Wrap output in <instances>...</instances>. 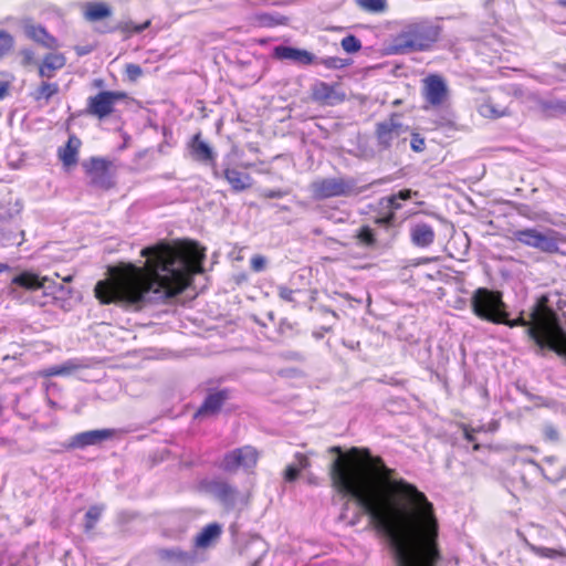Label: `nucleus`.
I'll list each match as a JSON object with an SVG mask.
<instances>
[{"label": "nucleus", "instance_id": "obj_18", "mask_svg": "<svg viewBox=\"0 0 566 566\" xmlns=\"http://www.w3.org/2000/svg\"><path fill=\"white\" fill-rule=\"evenodd\" d=\"M228 398V390H217L209 392L200 408L195 413V418H203L216 415Z\"/></svg>", "mask_w": 566, "mask_h": 566}, {"label": "nucleus", "instance_id": "obj_5", "mask_svg": "<svg viewBox=\"0 0 566 566\" xmlns=\"http://www.w3.org/2000/svg\"><path fill=\"white\" fill-rule=\"evenodd\" d=\"M352 177H328L314 180L310 185L312 197L315 200H325L334 197H349L363 192Z\"/></svg>", "mask_w": 566, "mask_h": 566}, {"label": "nucleus", "instance_id": "obj_23", "mask_svg": "<svg viewBox=\"0 0 566 566\" xmlns=\"http://www.w3.org/2000/svg\"><path fill=\"white\" fill-rule=\"evenodd\" d=\"M112 15L111 7L102 1H90L83 6V17L88 22H96Z\"/></svg>", "mask_w": 566, "mask_h": 566}, {"label": "nucleus", "instance_id": "obj_59", "mask_svg": "<svg viewBox=\"0 0 566 566\" xmlns=\"http://www.w3.org/2000/svg\"><path fill=\"white\" fill-rule=\"evenodd\" d=\"M213 175H214V177H219V172L217 169H213Z\"/></svg>", "mask_w": 566, "mask_h": 566}, {"label": "nucleus", "instance_id": "obj_58", "mask_svg": "<svg viewBox=\"0 0 566 566\" xmlns=\"http://www.w3.org/2000/svg\"><path fill=\"white\" fill-rule=\"evenodd\" d=\"M64 282H71L72 281V276L71 275H67L63 279Z\"/></svg>", "mask_w": 566, "mask_h": 566}, {"label": "nucleus", "instance_id": "obj_19", "mask_svg": "<svg viewBox=\"0 0 566 566\" xmlns=\"http://www.w3.org/2000/svg\"><path fill=\"white\" fill-rule=\"evenodd\" d=\"M189 148L190 155L195 160L200 163H209L211 165L214 164L216 154L210 145L201 139L200 133L192 137L189 144Z\"/></svg>", "mask_w": 566, "mask_h": 566}, {"label": "nucleus", "instance_id": "obj_6", "mask_svg": "<svg viewBox=\"0 0 566 566\" xmlns=\"http://www.w3.org/2000/svg\"><path fill=\"white\" fill-rule=\"evenodd\" d=\"M472 312L481 319L497 323L505 308L502 294L486 287H479L471 297Z\"/></svg>", "mask_w": 566, "mask_h": 566}, {"label": "nucleus", "instance_id": "obj_13", "mask_svg": "<svg viewBox=\"0 0 566 566\" xmlns=\"http://www.w3.org/2000/svg\"><path fill=\"white\" fill-rule=\"evenodd\" d=\"M423 96L426 102L438 107L443 104L448 96V86L444 80L437 74H431L423 80Z\"/></svg>", "mask_w": 566, "mask_h": 566}, {"label": "nucleus", "instance_id": "obj_47", "mask_svg": "<svg viewBox=\"0 0 566 566\" xmlns=\"http://www.w3.org/2000/svg\"><path fill=\"white\" fill-rule=\"evenodd\" d=\"M289 195L287 190L284 189H265L261 192L263 198H283Z\"/></svg>", "mask_w": 566, "mask_h": 566}, {"label": "nucleus", "instance_id": "obj_3", "mask_svg": "<svg viewBox=\"0 0 566 566\" xmlns=\"http://www.w3.org/2000/svg\"><path fill=\"white\" fill-rule=\"evenodd\" d=\"M509 327L524 326L527 336L539 348H548L566 357V314H557L547 305V297H541L532 307L530 319L520 316L510 319L506 311L501 314V322Z\"/></svg>", "mask_w": 566, "mask_h": 566}, {"label": "nucleus", "instance_id": "obj_31", "mask_svg": "<svg viewBox=\"0 0 566 566\" xmlns=\"http://www.w3.org/2000/svg\"><path fill=\"white\" fill-rule=\"evenodd\" d=\"M479 114L485 118L496 119L510 115L507 107L497 106L491 98L479 106Z\"/></svg>", "mask_w": 566, "mask_h": 566}, {"label": "nucleus", "instance_id": "obj_49", "mask_svg": "<svg viewBox=\"0 0 566 566\" xmlns=\"http://www.w3.org/2000/svg\"><path fill=\"white\" fill-rule=\"evenodd\" d=\"M126 74L130 80L135 81L143 74V71L138 64L130 63L126 65Z\"/></svg>", "mask_w": 566, "mask_h": 566}, {"label": "nucleus", "instance_id": "obj_21", "mask_svg": "<svg viewBox=\"0 0 566 566\" xmlns=\"http://www.w3.org/2000/svg\"><path fill=\"white\" fill-rule=\"evenodd\" d=\"M222 526L219 523L206 525L195 537L193 546L199 549L211 547L221 536Z\"/></svg>", "mask_w": 566, "mask_h": 566}, {"label": "nucleus", "instance_id": "obj_56", "mask_svg": "<svg viewBox=\"0 0 566 566\" xmlns=\"http://www.w3.org/2000/svg\"><path fill=\"white\" fill-rule=\"evenodd\" d=\"M7 270H9V265H8V264H6V263H1V262H0V273L4 272V271H7Z\"/></svg>", "mask_w": 566, "mask_h": 566}, {"label": "nucleus", "instance_id": "obj_60", "mask_svg": "<svg viewBox=\"0 0 566 566\" xmlns=\"http://www.w3.org/2000/svg\"><path fill=\"white\" fill-rule=\"evenodd\" d=\"M281 209H282V210H285V211H287V210H289V208H287V207H282Z\"/></svg>", "mask_w": 566, "mask_h": 566}, {"label": "nucleus", "instance_id": "obj_48", "mask_svg": "<svg viewBox=\"0 0 566 566\" xmlns=\"http://www.w3.org/2000/svg\"><path fill=\"white\" fill-rule=\"evenodd\" d=\"M277 293L282 300H284L286 302H294V293H295L294 290H291L290 287H287L285 285H280L277 287Z\"/></svg>", "mask_w": 566, "mask_h": 566}, {"label": "nucleus", "instance_id": "obj_30", "mask_svg": "<svg viewBox=\"0 0 566 566\" xmlns=\"http://www.w3.org/2000/svg\"><path fill=\"white\" fill-rule=\"evenodd\" d=\"M253 19L259 27L264 28H273L287 23V18L276 12L255 13Z\"/></svg>", "mask_w": 566, "mask_h": 566}, {"label": "nucleus", "instance_id": "obj_57", "mask_svg": "<svg viewBox=\"0 0 566 566\" xmlns=\"http://www.w3.org/2000/svg\"><path fill=\"white\" fill-rule=\"evenodd\" d=\"M558 6L566 8V0H557Z\"/></svg>", "mask_w": 566, "mask_h": 566}, {"label": "nucleus", "instance_id": "obj_27", "mask_svg": "<svg viewBox=\"0 0 566 566\" xmlns=\"http://www.w3.org/2000/svg\"><path fill=\"white\" fill-rule=\"evenodd\" d=\"M538 107L548 117L566 115V98H542L538 101Z\"/></svg>", "mask_w": 566, "mask_h": 566}, {"label": "nucleus", "instance_id": "obj_35", "mask_svg": "<svg viewBox=\"0 0 566 566\" xmlns=\"http://www.w3.org/2000/svg\"><path fill=\"white\" fill-rule=\"evenodd\" d=\"M104 507L101 506V505H93L91 506L86 514H85V530L88 532V531H92L97 521L99 520L101 515H102V512H103Z\"/></svg>", "mask_w": 566, "mask_h": 566}, {"label": "nucleus", "instance_id": "obj_33", "mask_svg": "<svg viewBox=\"0 0 566 566\" xmlns=\"http://www.w3.org/2000/svg\"><path fill=\"white\" fill-rule=\"evenodd\" d=\"M539 231L536 229H524L514 231V239L524 245L535 248Z\"/></svg>", "mask_w": 566, "mask_h": 566}, {"label": "nucleus", "instance_id": "obj_36", "mask_svg": "<svg viewBox=\"0 0 566 566\" xmlns=\"http://www.w3.org/2000/svg\"><path fill=\"white\" fill-rule=\"evenodd\" d=\"M358 7L367 12H384L387 3L386 0H357Z\"/></svg>", "mask_w": 566, "mask_h": 566}, {"label": "nucleus", "instance_id": "obj_14", "mask_svg": "<svg viewBox=\"0 0 566 566\" xmlns=\"http://www.w3.org/2000/svg\"><path fill=\"white\" fill-rule=\"evenodd\" d=\"M114 429H95L83 431L73 436L70 440L69 448L85 449L91 446H98L115 436Z\"/></svg>", "mask_w": 566, "mask_h": 566}, {"label": "nucleus", "instance_id": "obj_7", "mask_svg": "<svg viewBox=\"0 0 566 566\" xmlns=\"http://www.w3.org/2000/svg\"><path fill=\"white\" fill-rule=\"evenodd\" d=\"M14 286L23 287L30 291L43 289L45 294L62 293L70 295L72 293L71 289L65 287L63 284L55 283L46 276L40 277L39 275L30 272H23L11 280L10 293L17 297L18 291Z\"/></svg>", "mask_w": 566, "mask_h": 566}, {"label": "nucleus", "instance_id": "obj_17", "mask_svg": "<svg viewBox=\"0 0 566 566\" xmlns=\"http://www.w3.org/2000/svg\"><path fill=\"white\" fill-rule=\"evenodd\" d=\"M274 56L279 60H290L302 65H310L316 62V57L313 53L286 45L275 46Z\"/></svg>", "mask_w": 566, "mask_h": 566}, {"label": "nucleus", "instance_id": "obj_42", "mask_svg": "<svg viewBox=\"0 0 566 566\" xmlns=\"http://www.w3.org/2000/svg\"><path fill=\"white\" fill-rule=\"evenodd\" d=\"M105 170H108V161L103 158H92L91 166L88 168V172L91 176L96 174H104Z\"/></svg>", "mask_w": 566, "mask_h": 566}, {"label": "nucleus", "instance_id": "obj_11", "mask_svg": "<svg viewBox=\"0 0 566 566\" xmlns=\"http://www.w3.org/2000/svg\"><path fill=\"white\" fill-rule=\"evenodd\" d=\"M201 490L218 500L227 510L235 506L239 491L235 486L220 479L205 480L200 484Z\"/></svg>", "mask_w": 566, "mask_h": 566}, {"label": "nucleus", "instance_id": "obj_12", "mask_svg": "<svg viewBox=\"0 0 566 566\" xmlns=\"http://www.w3.org/2000/svg\"><path fill=\"white\" fill-rule=\"evenodd\" d=\"M156 555L161 563L169 566H195L199 563L196 551H185L178 546L159 548Z\"/></svg>", "mask_w": 566, "mask_h": 566}, {"label": "nucleus", "instance_id": "obj_37", "mask_svg": "<svg viewBox=\"0 0 566 566\" xmlns=\"http://www.w3.org/2000/svg\"><path fill=\"white\" fill-rule=\"evenodd\" d=\"M356 238L359 240V242L361 244H364L365 247H368V248L374 247L376 243L374 231L368 226L361 227L358 230Z\"/></svg>", "mask_w": 566, "mask_h": 566}, {"label": "nucleus", "instance_id": "obj_61", "mask_svg": "<svg viewBox=\"0 0 566 566\" xmlns=\"http://www.w3.org/2000/svg\"><path fill=\"white\" fill-rule=\"evenodd\" d=\"M258 565V562H254V565L253 566H256Z\"/></svg>", "mask_w": 566, "mask_h": 566}, {"label": "nucleus", "instance_id": "obj_1", "mask_svg": "<svg viewBox=\"0 0 566 566\" xmlns=\"http://www.w3.org/2000/svg\"><path fill=\"white\" fill-rule=\"evenodd\" d=\"M328 465L333 490L354 501L382 535L396 566H437L441 560L433 504L416 485L394 479L380 458L367 449L333 446Z\"/></svg>", "mask_w": 566, "mask_h": 566}, {"label": "nucleus", "instance_id": "obj_34", "mask_svg": "<svg viewBox=\"0 0 566 566\" xmlns=\"http://www.w3.org/2000/svg\"><path fill=\"white\" fill-rule=\"evenodd\" d=\"M531 549L535 555L543 557V558L555 559L558 557H566V551L563 548L555 549V548L543 547V546H532Z\"/></svg>", "mask_w": 566, "mask_h": 566}, {"label": "nucleus", "instance_id": "obj_41", "mask_svg": "<svg viewBox=\"0 0 566 566\" xmlns=\"http://www.w3.org/2000/svg\"><path fill=\"white\" fill-rule=\"evenodd\" d=\"M150 25V21L147 20L145 21L144 23L142 24H135L134 22L132 21H128V22H124L119 25V29L125 32V33H128V34H133V33H140L143 32L145 29H147L148 27Z\"/></svg>", "mask_w": 566, "mask_h": 566}, {"label": "nucleus", "instance_id": "obj_24", "mask_svg": "<svg viewBox=\"0 0 566 566\" xmlns=\"http://www.w3.org/2000/svg\"><path fill=\"white\" fill-rule=\"evenodd\" d=\"M66 59L62 53H49L43 57L39 67V75L41 77L51 78L54 76L55 71L65 66Z\"/></svg>", "mask_w": 566, "mask_h": 566}, {"label": "nucleus", "instance_id": "obj_2", "mask_svg": "<svg viewBox=\"0 0 566 566\" xmlns=\"http://www.w3.org/2000/svg\"><path fill=\"white\" fill-rule=\"evenodd\" d=\"M145 266L133 263L112 270L108 280L97 282L95 296L103 304L140 308L166 302L181 293L193 274L202 272L203 250L195 242L175 245L160 242L142 250Z\"/></svg>", "mask_w": 566, "mask_h": 566}, {"label": "nucleus", "instance_id": "obj_54", "mask_svg": "<svg viewBox=\"0 0 566 566\" xmlns=\"http://www.w3.org/2000/svg\"><path fill=\"white\" fill-rule=\"evenodd\" d=\"M76 52L78 55H84V54H87L90 52V50L87 48L77 46Z\"/></svg>", "mask_w": 566, "mask_h": 566}, {"label": "nucleus", "instance_id": "obj_50", "mask_svg": "<svg viewBox=\"0 0 566 566\" xmlns=\"http://www.w3.org/2000/svg\"><path fill=\"white\" fill-rule=\"evenodd\" d=\"M410 146L417 153L422 151L424 149V139L419 134L413 133L411 135Z\"/></svg>", "mask_w": 566, "mask_h": 566}, {"label": "nucleus", "instance_id": "obj_22", "mask_svg": "<svg viewBox=\"0 0 566 566\" xmlns=\"http://www.w3.org/2000/svg\"><path fill=\"white\" fill-rule=\"evenodd\" d=\"M223 177L235 192L244 191L252 186V177L234 168H224Z\"/></svg>", "mask_w": 566, "mask_h": 566}, {"label": "nucleus", "instance_id": "obj_38", "mask_svg": "<svg viewBox=\"0 0 566 566\" xmlns=\"http://www.w3.org/2000/svg\"><path fill=\"white\" fill-rule=\"evenodd\" d=\"M14 45L13 36L4 31L0 30V59L7 55Z\"/></svg>", "mask_w": 566, "mask_h": 566}, {"label": "nucleus", "instance_id": "obj_32", "mask_svg": "<svg viewBox=\"0 0 566 566\" xmlns=\"http://www.w3.org/2000/svg\"><path fill=\"white\" fill-rule=\"evenodd\" d=\"M59 93V85L56 83L42 82L41 85L32 93V97L40 102L48 103L54 95Z\"/></svg>", "mask_w": 566, "mask_h": 566}, {"label": "nucleus", "instance_id": "obj_16", "mask_svg": "<svg viewBox=\"0 0 566 566\" xmlns=\"http://www.w3.org/2000/svg\"><path fill=\"white\" fill-rule=\"evenodd\" d=\"M417 195V191L403 189L395 195L382 198L380 203L384 206V208L388 209L389 212L377 219V222L381 224H391L395 221V212L401 208L399 200H409L412 196Z\"/></svg>", "mask_w": 566, "mask_h": 566}, {"label": "nucleus", "instance_id": "obj_28", "mask_svg": "<svg viewBox=\"0 0 566 566\" xmlns=\"http://www.w3.org/2000/svg\"><path fill=\"white\" fill-rule=\"evenodd\" d=\"M562 238L558 235V233L553 230L547 233L541 232L534 249L546 253H556L558 252V242Z\"/></svg>", "mask_w": 566, "mask_h": 566}, {"label": "nucleus", "instance_id": "obj_44", "mask_svg": "<svg viewBox=\"0 0 566 566\" xmlns=\"http://www.w3.org/2000/svg\"><path fill=\"white\" fill-rule=\"evenodd\" d=\"M92 182L102 188H109L111 187V176H109L108 170H105L103 175L96 174V175L92 176Z\"/></svg>", "mask_w": 566, "mask_h": 566}, {"label": "nucleus", "instance_id": "obj_8", "mask_svg": "<svg viewBox=\"0 0 566 566\" xmlns=\"http://www.w3.org/2000/svg\"><path fill=\"white\" fill-rule=\"evenodd\" d=\"M258 459V451L251 446H244L228 452L223 457L221 469L229 473L240 469L248 471L256 465Z\"/></svg>", "mask_w": 566, "mask_h": 566}, {"label": "nucleus", "instance_id": "obj_40", "mask_svg": "<svg viewBox=\"0 0 566 566\" xmlns=\"http://www.w3.org/2000/svg\"><path fill=\"white\" fill-rule=\"evenodd\" d=\"M318 63L331 70H338L348 65L346 60L337 56L323 57Z\"/></svg>", "mask_w": 566, "mask_h": 566}, {"label": "nucleus", "instance_id": "obj_53", "mask_svg": "<svg viewBox=\"0 0 566 566\" xmlns=\"http://www.w3.org/2000/svg\"><path fill=\"white\" fill-rule=\"evenodd\" d=\"M21 54L23 55V57H24V60H25V62H27V63H29L30 61H32L33 55H34V54H33V51H32V50H30V49H23V50L21 51Z\"/></svg>", "mask_w": 566, "mask_h": 566}, {"label": "nucleus", "instance_id": "obj_51", "mask_svg": "<svg viewBox=\"0 0 566 566\" xmlns=\"http://www.w3.org/2000/svg\"><path fill=\"white\" fill-rule=\"evenodd\" d=\"M36 376L38 377H43V378L60 376L59 365L57 366H52V367H49V368H45V369H41V370H39L36 373Z\"/></svg>", "mask_w": 566, "mask_h": 566}, {"label": "nucleus", "instance_id": "obj_45", "mask_svg": "<svg viewBox=\"0 0 566 566\" xmlns=\"http://www.w3.org/2000/svg\"><path fill=\"white\" fill-rule=\"evenodd\" d=\"M266 259L260 254L253 255L251 259V269L254 272H262L265 269Z\"/></svg>", "mask_w": 566, "mask_h": 566}, {"label": "nucleus", "instance_id": "obj_9", "mask_svg": "<svg viewBox=\"0 0 566 566\" xmlns=\"http://www.w3.org/2000/svg\"><path fill=\"white\" fill-rule=\"evenodd\" d=\"M127 97L126 93L118 91H102L87 99V113L103 119L114 112L117 102Z\"/></svg>", "mask_w": 566, "mask_h": 566}, {"label": "nucleus", "instance_id": "obj_25", "mask_svg": "<svg viewBox=\"0 0 566 566\" xmlns=\"http://www.w3.org/2000/svg\"><path fill=\"white\" fill-rule=\"evenodd\" d=\"M81 139L75 135H71L64 147H61L57 151L60 160L64 166H74L77 163V154L81 147Z\"/></svg>", "mask_w": 566, "mask_h": 566}, {"label": "nucleus", "instance_id": "obj_39", "mask_svg": "<svg viewBox=\"0 0 566 566\" xmlns=\"http://www.w3.org/2000/svg\"><path fill=\"white\" fill-rule=\"evenodd\" d=\"M340 45L347 53H356L361 49L360 40L353 34L346 35L342 40Z\"/></svg>", "mask_w": 566, "mask_h": 566}, {"label": "nucleus", "instance_id": "obj_43", "mask_svg": "<svg viewBox=\"0 0 566 566\" xmlns=\"http://www.w3.org/2000/svg\"><path fill=\"white\" fill-rule=\"evenodd\" d=\"M80 367L81 365L76 360L69 359L63 364L59 365L60 376H69L73 374L75 370H77Z\"/></svg>", "mask_w": 566, "mask_h": 566}, {"label": "nucleus", "instance_id": "obj_52", "mask_svg": "<svg viewBox=\"0 0 566 566\" xmlns=\"http://www.w3.org/2000/svg\"><path fill=\"white\" fill-rule=\"evenodd\" d=\"M9 92V82L0 81V101L3 99Z\"/></svg>", "mask_w": 566, "mask_h": 566}, {"label": "nucleus", "instance_id": "obj_20", "mask_svg": "<svg viewBox=\"0 0 566 566\" xmlns=\"http://www.w3.org/2000/svg\"><path fill=\"white\" fill-rule=\"evenodd\" d=\"M24 33L29 39L46 49H56L59 46L57 40L40 24H24Z\"/></svg>", "mask_w": 566, "mask_h": 566}, {"label": "nucleus", "instance_id": "obj_26", "mask_svg": "<svg viewBox=\"0 0 566 566\" xmlns=\"http://www.w3.org/2000/svg\"><path fill=\"white\" fill-rule=\"evenodd\" d=\"M434 240V231L427 223H417L411 229V241L420 248L429 247Z\"/></svg>", "mask_w": 566, "mask_h": 566}, {"label": "nucleus", "instance_id": "obj_10", "mask_svg": "<svg viewBox=\"0 0 566 566\" xmlns=\"http://www.w3.org/2000/svg\"><path fill=\"white\" fill-rule=\"evenodd\" d=\"M407 133L408 127L398 120L397 115H392L390 118L378 123L376 126V138L378 145L384 149H388L395 143H399V140L405 142V135Z\"/></svg>", "mask_w": 566, "mask_h": 566}, {"label": "nucleus", "instance_id": "obj_15", "mask_svg": "<svg viewBox=\"0 0 566 566\" xmlns=\"http://www.w3.org/2000/svg\"><path fill=\"white\" fill-rule=\"evenodd\" d=\"M312 98L325 105H335L345 99V94L337 90L336 85L326 82H316L312 86Z\"/></svg>", "mask_w": 566, "mask_h": 566}, {"label": "nucleus", "instance_id": "obj_46", "mask_svg": "<svg viewBox=\"0 0 566 566\" xmlns=\"http://www.w3.org/2000/svg\"><path fill=\"white\" fill-rule=\"evenodd\" d=\"M543 433L546 440L548 441H557L559 438L557 429L553 424H545L543 429Z\"/></svg>", "mask_w": 566, "mask_h": 566}, {"label": "nucleus", "instance_id": "obj_4", "mask_svg": "<svg viewBox=\"0 0 566 566\" xmlns=\"http://www.w3.org/2000/svg\"><path fill=\"white\" fill-rule=\"evenodd\" d=\"M439 30L428 22H416L405 27L394 39L390 52L406 54L424 51L438 40Z\"/></svg>", "mask_w": 566, "mask_h": 566}, {"label": "nucleus", "instance_id": "obj_55", "mask_svg": "<svg viewBox=\"0 0 566 566\" xmlns=\"http://www.w3.org/2000/svg\"><path fill=\"white\" fill-rule=\"evenodd\" d=\"M464 437L470 442H472L474 440L473 434L468 429L464 430Z\"/></svg>", "mask_w": 566, "mask_h": 566}, {"label": "nucleus", "instance_id": "obj_29", "mask_svg": "<svg viewBox=\"0 0 566 566\" xmlns=\"http://www.w3.org/2000/svg\"><path fill=\"white\" fill-rule=\"evenodd\" d=\"M311 465L308 457L303 453L295 454V461L289 464L284 471V479L287 482H293L297 479L301 470L307 469Z\"/></svg>", "mask_w": 566, "mask_h": 566}]
</instances>
